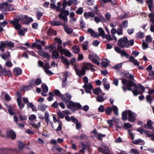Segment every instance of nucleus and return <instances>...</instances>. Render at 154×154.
<instances>
[{
  "instance_id": "obj_31",
  "label": "nucleus",
  "mask_w": 154,
  "mask_h": 154,
  "mask_svg": "<svg viewBox=\"0 0 154 154\" xmlns=\"http://www.w3.org/2000/svg\"><path fill=\"white\" fill-rule=\"evenodd\" d=\"M20 20H21L20 17H18L15 19L14 20L11 21L10 23L14 26L19 23V22Z\"/></svg>"
},
{
  "instance_id": "obj_30",
  "label": "nucleus",
  "mask_w": 154,
  "mask_h": 154,
  "mask_svg": "<svg viewBox=\"0 0 154 154\" xmlns=\"http://www.w3.org/2000/svg\"><path fill=\"white\" fill-rule=\"evenodd\" d=\"M1 73V75H8L11 74V71H7L5 69L0 70Z\"/></svg>"
},
{
  "instance_id": "obj_45",
  "label": "nucleus",
  "mask_w": 154,
  "mask_h": 154,
  "mask_svg": "<svg viewBox=\"0 0 154 154\" xmlns=\"http://www.w3.org/2000/svg\"><path fill=\"white\" fill-rule=\"evenodd\" d=\"M59 53L57 51H54L52 52V56L54 57L55 59L58 58L59 57Z\"/></svg>"
},
{
  "instance_id": "obj_37",
  "label": "nucleus",
  "mask_w": 154,
  "mask_h": 154,
  "mask_svg": "<svg viewBox=\"0 0 154 154\" xmlns=\"http://www.w3.org/2000/svg\"><path fill=\"white\" fill-rule=\"evenodd\" d=\"M105 99V98L101 95H99L97 97V101L100 102H103Z\"/></svg>"
},
{
  "instance_id": "obj_58",
  "label": "nucleus",
  "mask_w": 154,
  "mask_h": 154,
  "mask_svg": "<svg viewBox=\"0 0 154 154\" xmlns=\"http://www.w3.org/2000/svg\"><path fill=\"white\" fill-rule=\"evenodd\" d=\"M67 2L64 0L63 2V6L62 8H61V9L62 10H65V8H66V6L67 5Z\"/></svg>"
},
{
  "instance_id": "obj_5",
  "label": "nucleus",
  "mask_w": 154,
  "mask_h": 154,
  "mask_svg": "<svg viewBox=\"0 0 154 154\" xmlns=\"http://www.w3.org/2000/svg\"><path fill=\"white\" fill-rule=\"evenodd\" d=\"M94 12L97 14L99 17L97 16H94V20L95 21L96 23H98L100 20L104 21H105V19L103 16L100 13H97L96 11H94Z\"/></svg>"
},
{
  "instance_id": "obj_20",
  "label": "nucleus",
  "mask_w": 154,
  "mask_h": 154,
  "mask_svg": "<svg viewBox=\"0 0 154 154\" xmlns=\"http://www.w3.org/2000/svg\"><path fill=\"white\" fill-rule=\"evenodd\" d=\"M22 73V70L18 67H16L14 69V73L16 76Z\"/></svg>"
},
{
  "instance_id": "obj_6",
  "label": "nucleus",
  "mask_w": 154,
  "mask_h": 154,
  "mask_svg": "<svg viewBox=\"0 0 154 154\" xmlns=\"http://www.w3.org/2000/svg\"><path fill=\"white\" fill-rule=\"evenodd\" d=\"M66 103L70 107H73L75 109L77 108L80 109L82 108L81 105L79 103H75L72 101L68 100V103Z\"/></svg>"
},
{
  "instance_id": "obj_60",
  "label": "nucleus",
  "mask_w": 154,
  "mask_h": 154,
  "mask_svg": "<svg viewBox=\"0 0 154 154\" xmlns=\"http://www.w3.org/2000/svg\"><path fill=\"white\" fill-rule=\"evenodd\" d=\"M105 38H106L108 40L111 41L112 40L111 36L110 33L108 34L107 35H105Z\"/></svg>"
},
{
  "instance_id": "obj_29",
  "label": "nucleus",
  "mask_w": 154,
  "mask_h": 154,
  "mask_svg": "<svg viewBox=\"0 0 154 154\" xmlns=\"http://www.w3.org/2000/svg\"><path fill=\"white\" fill-rule=\"evenodd\" d=\"M48 107V106L43 104H41L38 105V109L42 111H45Z\"/></svg>"
},
{
  "instance_id": "obj_22",
  "label": "nucleus",
  "mask_w": 154,
  "mask_h": 154,
  "mask_svg": "<svg viewBox=\"0 0 154 154\" xmlns=\"http://www.w3.org/2000/svg\"><path fill=\"white\" fill-rule=\"evenodd\" d=\"M10 56V53L8 52L5 53L4 54H0V56L3 59L6 60Z\"/></svg>"
},
{
  "instance_id": "obj_15",
  "label": "nucleus",
  "mask_w": 154,
  "mask_h": 154,
  "mask_svg": "<svg viewBox=\"0 0 154 154\" xmlns=\"http://www.w3.org/2000/svg\"><path fill=\"white\" fill-rule=\"evenodd\" d=\"M60 53L61 54H64L68 57H70L71 55V52L66 49H61L60 50Z\"/></svg>"
},
{
  "instance_id": "obj_25",
  "label": "nucleus",
  "mask_w": 154,
  "mask_h": 154,
  "mask_svg": "<svg viewBox=\"0 0 154 154\" xmlns=\"http://www.w3.org/2000/svg\"><path fill=\"white\" fill-rule=\"evenodd\" d=\"M48 34L49 35H55L57 34V32L56 31L50 28L48 29Z\"/></svg>"
},
{
  "instance_id": "obj_41",
  "label": "nucleus",
  "mask_w": 154,
  "mask_h": 154,
  "mask_svg": "<svg viewBox=\"0 0 154 154\" xmlns=\"http://www.w3.org/2000/svg\"><path fill=\"white\" fill-rule=\"evenodd\" d=\"M132 92L135 96H137L138 94L142 93V92L140 91H138L137 89H134L132 91Z\"/></svg>"
},
{
  "instance_id": "obj_14",
  "label": "nucleus",
  "mask_w": 154,
  "mask_h": 154,
  "mask_svg": "<svg viewBox=\"0 0 154 154\" xmlns=\"http://www.w3.org/2000/svg\"><path fill=\"white\" fill-rule=\"evenodd\" d=\"M104 149L101 147H99L98 151L103 153L104 154H111L108 148L105 146H104Z\"/></svg>"
},
{
  "instance_id": "obj_36",
  "label": "nucleus",
  "mask_w": 154,
  "mask_h": 154,
  "mask_svg": "<svg viewBox=\"0 0 154 154\" xmlns=\"http://www.w3.org/2000/svg\"><path fill=\"white\" fill-rule=\"evenodd\" d=\"M49 51L51 52H53L55 51L56 49V47L54 45H53L49 47L48 48Z\"/></svg>"
},
{
  "instance_id": "obj_47",
  "label": "nucleus",
  "mask_w": 154,
  "mask_h": 154,
  "mask_svg": "<svg viewBox=\"0 0 154 154\" xmlns=\"http://www.w3.org/2000/svg\"><path fill=\"white\" fill-rule=\"evenodd\" d=\"M112 108L110 107H108L105 109V112L106 113L110 114L112 112Z\"/></svg>"
},
{
  "instance_id": "obj_24",
  "label": "nucleus",
  "mask_w": 154,
  "mask_h": 154,
  "mask_svg": "<svg viewBox=\"0 0 154 154\" xmlns=\"http://www.w3.org/2000/svg\"><path fill=\"white\" fill-rule=\"evenodd\" d=\"M41 82L42 81L41 79L39 78H38L36 79L35 81H34L33 80H32L31 82V85H32L35 84L37 85H38L41 84Z\"/></svg>"
},
{
  "instance_id": "obj_49",
  "label": "nucleus",
  "mask_w": 154,
  "mask_h": 154,
  "mask_svg": "<svg viewBox=\"0 0 154 154\" xmlns=\"http://www.w3.org/2000/svg\"><path fill=\"white\" fill-rule=\"evenodd\" d=\"M125 76L128 78L131 79H134V76L132 75H130L128 72H127L126 73L125 75Z\"/></svg>"
},
{
  "instance_id": "obj_16",
  "label": "nucleus",
  "mask_w": 154,
  "mask_h": 154,
  "mask_svg": "<svg viewBox=\"0 0 154 154\" xmlns=\"http://www.w3.org/2000/svg\"><path fill=\"white\" fill-rule=\"evenodd\" d=\"M93 66H94L90 63L86 62L83 63L82 67L85 71V70H88L90 67Z\"/></svg>"
},
{
  "instance_id": "obj_2",
  "label": "nucleus",
  "mask_w": 154,
  "mask_h": 154,
  "mask_svg": "<svg viewBox=\"0 0 154 154\" xmlns=\"http://www.w3.org/2000/svg\"><path fill=\"white\" fill-rule=\"evenodd\" d=\"M134 43V41L133 39L128 41L127 38L124 37L118 40L117 44L118 46L122 48H127L133 45Z\"/></svg>"
},
{
  "instance_id": "obj_17",
  "label": "nucleus",
  "mask_w": 154,
  "mask_h": 154,
  "mask_svg": "<svg viewBox=\"0 0 154 154\" xmlns=\"http://www.w3.org/2000/svg\"><path fill=\"white\" fill-rule=\"evenodd\" d=\"M98 31L99 32V34H98L97 33V36H96V37H98L99 36H101L103 39L105 38V32L104 30L102 28H98Z\"/></svg>"
},
{
  "instance_id": "obj_23",
  "label": "nucleus",
  "mask_w": 154,
  "mask_h": 154,
  "mask_svg": "<svg viewBox=\"0 0 154 154\" xmlns=\"http://www.w3.org/2000/svg\"><path fill=\"white\" fill-rule=\"evenodd\" d=\"M88 32L90 33L91 35L94 37H96V36H97V33H95V31L92 29L89 28L87 30Z\"/></svg>"
},
{
  "instance_id": "obj_54",
  "label": "nucleus",
  "mask_w": 154,
  "mask_h": 154,
  "mask_svg": "<svg viewBox=\"0 0 154 154\" xmlns=\"http://www.w3.org/2000/svg\"><path fill=\"white\" fill-rule=\"evenodd\" d=\"M42 87L43 89V91L45 92H47L48 91V88L47 86L45 85H42Z\"/></svg>"
},
{
  "instance_id": "obj_11",
  "label": "nucleus",
  "mask_w": 154,
  "mask_h": 154,
  "mask_svg": "<svg viewBox=\"0 0 154 154\" xmlns=\"http://www.w3.org/2000/svg\"><path fill=\"white\" fill-rule=\"evenodd\" d=\"M2 45L3 46H5L9 47L12 48L14 45V43L11 41H6L3 42H2Z\"/></svg>"
},
{
  "instance_id": "obj_63",
  "label": "nucleus",
  "mask_w": 154,
  "mask_h": 154,
  "mask_svg": "<svg viewBox=\"0 0 154 154\" xmlns=\"http://www.w3.org/2000/svg\"><path fill=\"white\" fill-rule=\"evenodd\" d=\"M117 25V23L116 21H114L109 23L110 26L112 28L116 27Z\"/></svg>"
},
{
  "instance_id": "obj_9",
  "label": "nucleus",
  "mask_w": 154,
  "mask_h": 154,
  "mask_svg": "<svg viewBox=\"0 0 154 154\" xmlns=\"http://www.w3.org/2000/svg\"><path fill=\"white\" fill-rule=\"evenodd\" d=\"M83 87L85 89V92L87 93H91V90H92L93 88L91 84L89 83L85 84Z\"/></svg>"
},
{
  "instance_id": "obj_35",
  "label": "nucleus",
  "mask_w": 154,
  "mask_h": 154,
  "mask_svg": "<svg viewBox=\"0 0 154 154\" xmlns=\"http://www.w3.org/2000/svg\"><path fill=\"white\" fill-rule=\"evenodd\" d=\"M128 115V111L126 110L122 113V120L123 121L126 120L127 119V115Z\"/></svg>"
},
{
  "instance_id": "obj_61",
  "label": "nucleus",
  "mask_w": 154,
  "mask_h": 154,
  "mask_svg": "<svg viewBox=\"0 0 154 154\" xmlns=\"http://www.w3.org/2000/svg\"><path fill=\"white\" fill-rule=\"evenodd\" d=\"M130 152L134 154H139V152L135 149H131Z\"/></svg>"
},
{
  "instance_id": "obj_64",
  "label": "nucleus",
  "mask_w": 154,
  "mask_h": 154,
  "mask_svg": "<svg viewBox=\"0 0 154 154\" xmlns=\"http://www.w3.org/2000/svg\"><path fill=\"white\" fill-rule=\"evenodd\" d=\"M150 30L152 32H154V22L150 23Z\"/></svg>"
},
{
  "instance_id": "obj_51",
  "label": "nucleus",
  "mask_w": 154,
  "mask_h": 154,
  "mask_svg": "<svg viewBox=\"0 0 154 154\" xmlns=\"http://www.w3.org/2000/svg\"><path fill=\"white\" fill-rule=\"evenodd\" d=\"M80 26L81 28H83L85 27V24L83 21L82 19H81L80 20Z\"/></svg>"
},
{
  "instance_id": "obj_52",
  "label": "nucleus",
  "mask_w": 154,
  "mask_h": 154,
  "mask_svg": "<svg viewBox=\"0 0 154 154\" xmlns=\"http://www.w3.org/2000/svg\"><path fill=\"white\" fill-rule=\"evenodd\" d=\"M117 33L119 35H122L123 34L122 28L121 27L118 29L117 30Z\"/></svg>"
},
{
  "instance_id": "obj_40",
  "label": "nucleus",
  "mask_w": 154,
  "mask_h": 154,
  "mask_svg": "<svg viewBox=\"0 0 154 154\" xmlns=\"http://www.w3.org/2000/svg\"><path fill=\"white\" fill-rule=\"evenodd\" d=\"M149 16L150 18V23L154 22V12L149 14Z\"/></svg>"
},
{
  "instance_id": "obj_56",
  "label": "nucleus",
  "mask_w": 154,
  "mask_h": 154,
  "mask_svg": "<svg viewBox=\"0 0 154 154\" xmlns=\"http://www.w3.org/2000/svg\"><path fill=\"white\" fill-rule=\"evenodd\" d=\"M105 110V108L102 105H100L98 108V111L100 112H104Z\"/></svg>"
},
{
  "instance_id": "obj_8",
  "label": "nucleus",
  "mask_w": 154,
  "mask_h": 154,
  "mask_svg": "<svg viewBox=\"0 0 154 154\" xmlns=\"http://www.w3.org/2000/svg\"><path fill=\"white\" fill-rule=\"evenodd\" d=\"M20 19L23 21V23L27 24L32 21V19L31 17H28L26 15L22 16L20 17Z\"/></svg>"
},
{
  "instance_id": "obj_59",
  "label": "nucleus",
  "mask_w": 154,
  "mask_h": 154,
  "mask_svg": "<svg viewBox=\"0 0 154 154\" xmlns=\"http://www.w3.org/2000/svg\"><path fill=\"white\" fill-rule=\"evenodd\" d=\"M5 65L7 67H11L12 66V64L10 61L8 60L6 62Z\"/></svg>"
},
{
  "instance_id": "obj_28",
  "label": "nucleus",
  "mask_w": 154,
  "mask_h": 154,
  "mask_svg": "<svg viewBox=\"0 0 154 154\" xmlns=\"http://www.w3.org/2000/svg\"><path fill=\"white\" fill-rule=\"evenodd\" d=\"M144 127L146 128L152 129V121L150 120H148L147 125H145Z\"/></svg>"
},
{
  "instance_id": "obj_34",
  "label": "nucleus",
  "mask_w": 154,
  "mask_h": 154,
  "mask_svg": "<svg viewBox=\"0 0 154 154\" xmlns=\"http://www.w3.org/2000/svg\"><path fill=\"white\" fill-rule=\"evenodd\" d=\"M144 36V35L143 33L141 32H139L137 33L136 34V38H143Z\"/></svg>"
},
{
  "instance_id": "obj_26",
  "label": "nucleus",
  "mask_w": 154,
  "mask_h": 154,
  "mask_svg": "<svg viewBox=\"0 0 154 154\" xmlns=\"http://www.w3.org/2000/svg\"><path fill=\"white\" fill-rule=\"evenodd\" d=\"M133 143L135 144L144 145V142L141 139H138L134 140Z\"/></svg>"
},
{
  "instance_id": "obj_43",
  "label": "nucleus",
  "mask_w": 154,
  "mask_h": 154,
  "mask_svg": "<svg viewBox=\"0 0 154 154\" xmlns=\"http://www.w3.org/2000/svg\"><path fill=\"white\" fill-rule=\"evenodd\" d=\"M120 54L122 57H125L126 58H128L129 56L128 54L124 50H122Z\"/></svg>"
},
{
  "instance_id": "obj_42",
  "label": "nucleus",
  "mask_w": 154,
  "mask_h": 154,
  "mask_svg": "<svg viewBox=\"0 0 154 154\" xmlns=\"http://www.w3.org/2000/svg\"><path fill=\"white\" fill-rule=\"evenodd\" d=\"M112 110L113 111L114 114L115 115H118V109L117 107L115 106H113L112 107Z\"/></svg>"
},
{
  "instance_id": "obj_44",
  "label": "nucleus",
  "mask_w": 154,
  "mask_h": 154,
  "mask_svg": "<svg viewBox=\"0 0 154 154\" xmlns=\"http://www.w3.org/2000/svg\"><path fill=\"white\" fill-rule=\"evenodd\" d=\"M111 15L109 13H106L105 15V17L106 20L108 21H109L111 19Z\"/></svg>"
},
{
  "instance_id": "obj_10",
  "label": "nucleus",
  "mask_w": 154,
  "mask_h": 154,
  "mask_svg": "<svg viewBox=\"0 0 154 154\" xmlns=\"http://www.w3.org/2000/svg\"><path fill=\"white\" fill-rule=\"evenodd\" d=\"M54 93L55 95L61 97L62 98V100L63 102H65L66 103H68V100L63 97V95L62 94L59 90H55L54 91Z\"/></svg>"
},
{
  "instance_id": "obj_38",
  "label": "nucleus",
  "mask_w": 154,
  "mask_h": 154,
  "mask_svg": "<svg viewBox=\"0 0 154 154\" xmlns=\"http://www.w3.org/2000/svg\"><path fill=\"white\" fill-rule=\"evenodd\" d=\"M64 30L68 34H69L72 33L73 32V30L72 28L68 27H64Z\"/></svg>"
},
{
  "instance_id": "obj_46",
  "label": "nucleus",
  "mask_w": 154,
  "mask_h": 154,
  "mask_svg": "<svg viewBox=\"0 0 154 154\" xmlns=\"http://www.w3.org/2000/svg\"><path fill=\"white\" fill-rule=\"evenodd\" d=\"M88 44V43L87 41H85L84 42L82 45V48L83 50H85L87 49Z\"/></svg>"
},
{
  "instance_id": "obj_4",
  "label": "nucleus",
  "mask_w": 154,
  "mask_h": 154,
  "mask_svg": "<svg viewBox=\"0 0 154 154\" xmlns=\"http://www.w3.org/2000/svg\"><path fill=\"white\" fill-rule=\"evenodd\" d=\"M128 120L129 122H132L135 121V118L137 116L136 113L128 110Z\"/></svg>"
},
{
  "instance_id": "obj_7",
  "label": "nucleus",
  "mask_w": 154,
  "mask_h": 154,
  "mask_svg": "<svg viewBox=\"0 0 154 154\" xmlns=\"http://www.w3.org/2000/svg\"><path fill=\"white\" fill-rule=\"evenodd\" d=\"M17 100L18 106L20 109H22L24 107V105L21 103V95L19 92H17Z\"/></svg>"
},
{
  "instance_id": "obj_62",
  "label": "nucleus",
  "mask_w": 154,
  "mask_h": 154,
  "mask_svg": "<svg viewBox=\"0 0 154 154\" xmlns=\"http://www.w3.org/2000/svg\"><path fill=\"white\" fill-rule=\"evenodd\" d=\"M122 24L124 28L127 27L128 26V21L126 20H124L122 22Z\"/></svg>"
},
{
  "instance_id": "obj_57",
  "label": "nucleus",
  "mask_w": 154,
  "mask_h": 154,
  "mask_svg": "<svg viewBox=\"0 0 154 154\" xmlns=\"http://www.w3.org/2000/svg\"><path fill=\"white\" fill-rule=\"evenodd\" d=\"M36 118V116L34 115H31L29 117V119L30 121H33L35 120Z\"/></svg>"
},
{
  "instance_id": "obj_18",
  "label": "nucleus",
  "mask_w": 154,
  "mask_h": 154,
  "mask_svg": "<svg viewBox=\"0 0 154 154\" xmlns=\"http://www.w3.org/2000/svg\"><path fill=\"white\" fill-rule=\"evenodd\" d=\"M61 60L62 62L66 65V68L67 69L69 67V63L68 60L66 58H65L64 57H61Z\"/></svg>"
},
{
  "instance_id": "obj_48",
  "label": "nucleus",
  "mask_w": 154,
  "mask_h": 154,
  "mask_svg": "<svg viewBox=\"0 0 154 154\" xmlns=\"http://www.w3.org/2000/svg\"><path fill=\"white\" fill-rule=\"evenodd\" d=\"M83 12V8L82 7H80L78 8L77 10L76 11V13L79 14H82Z\"/></svg>"
},
{
  "instance_id": "obj_21",
  "label": "nucleus",
  "mask_w": 154,
  "mask_h": 154,
  "mask_svg": "<svg viewBox=\"0 0 154 154\" xmlns=\"http://www.w3.org/2000/svg\"><path fill=\"white\" fill-rule=\"evenodd\" d=\"M76 73L78 76H81L85 74V71L82 67V69L81 70L79 69Z\"/></svg>"
},
{
  "instance_id": "obj_50",
  "label": "nucleus",
  "mask_w": 154,
  "mask_h": 154,
  "mask_svg": "<svg viewBox=\"0 0 154 154\" xmlns=\"http://www.w3.org/2000/svg\"><path fill=\"white\" fill-rule=\"evenodd\" d=\"M14 109L11 107L9 106L8 109V111L9 113L11 115H14Z\"/></svg>"
},
{
  "instance_id": "obj_19",
  "label": "nucleus",
  "mask_w": 154,
  "mask_h": 154,
  "mask_svg": "<svg viewBox=\"0 0 154 154\" xmlns=\"http://www.w3.org/2000/svg\"><path fill=\"white\" fill-rule=\"evenodd\" d=\"M38 52L39 55L43 57L49 58L50 57V55L48 53L42 50L38 51Z\"/></svg>"
},
{
  "instance_id": "obj_39",
  "label": "nucleus",
  "mask_w": 154,
  "mask_h": 154,
  "mask_svg": "<svg viewBox=\"0 0 154 154\" xmlns=\"http://www.w3.org/2000/svg\"><path fill=\"white\" fill-rule=\"evenodd\" d=\"M101 90L100 88H97L94 89L93 91V92L94 94H95L98 95L100 93H101Z\"/></svg>"
},
{
  "instance_id": "obj_12",
  "label": "nucleus",
  "mask_w": 154,
  "mask_h": 154,
  "mask_svg": "<svg viewBox=\"0 0 154 154\" xmlns=\"http://www.w3.org/2000/svg\"><path fill=\"white\" fill-rule=\"evenodd\" d=\"M70 73L69 72H66L63 73V78L62 79L63 83L62 84L63 86H65L66 84L65 82L67 80V78L69 77Z\"/></svg>"
},
{
  "instance_id": "obj_27",
  "label": "nucleus",
  "mask_w": 154,
  "mask_h": 154,
  "mask_svg": "<svg viewBox=\"0 0 154 154\" xmlns=\"http://www.w3.org/2000/svg\"><path fill=\"white\" fill-rule=\"evenodd\" d=\"M103 62L101 63V65L104 67H106L109 64L108 61L107 59H104L102 60Z\"/></svg>"
},
{
  "instance_id": "obj_33",
  "label": "nucleus",
  "mask_w": 154,
  "mask_h": 154,
  "mask_svg": "<svg viewBox=\"0 0 154 154\" xmlns=\"http://www.w3.org/2000/svg\"><path fill=\"white\" fill-rule=\"evenodd\" d=\"M51 25L53 26H59L62 24V22L60 21H50Z\"/></svg>"
},
{
  "instance_id": "obj_55",
  "label": "nucleus",
  "mask_w": 154,
  "mask_h": 154,
  "mask_svg": "<svg viewBox=\"0 0 154 154\" xmlns=\"http://www.w3.org/2000/svg\"><path fill=\"white\" fill-rule=\"evenodd\" d=\"M58 117L60 118H63L64 117L63 113L60 111H58L57 113Z\"/></svg>"
},
{
  "instance_id": "obj_53",
  "label": "nucleus",
  "mask_w": 154,
  "mask_h": 154,
  "mask_svg": "<svg viewBox=\"0 0 154 154\" xmlns=\"http://www.w3.org/2000/svg\"><path fill=\"white\" fill-rule=\"evenodd\" d=\"M35 45L38 49L40 50L42 49V47L39 43H38V41H36V42L33 44V45Z\"/></svg>"
},
{
  "instance_id": "obj_3",
  "label": "nucleus",
  "mask_w": 154,
  "mask_h": 154,
  "mask_svg": "<svg viewBox=\"0 0 154 154\" xmlns=\"http://www.w3.org/2000/svg\"><path fill=\"white\" fill-rule=\"evenodd\" d=\"M122 83L123 86L122 87L124 91L125 92L127 90L129 91L131 90V87L133 86L135 88H137V86L133 82L131 81H128L125 79H122Z\"/></svg>"
},
{
  "instance_id": "obj_13",
  "label": "nucleus",
  "mask_w": 154,
  "mask_h": 154,
  "mask_svg": "<svg viewBox=\"0 0 154 154\" xmlns=\"http://www.w3.org/2000/svg\"><path fill=\"white\" fill-rule=\"evenodd\" d=\"M6 134L8 137H11L12 139H14L16 137V135L15 133L11 130L7 131L6 132Z\"/></svg>"
},
{
  "instance_id": "obj_32",
  "label": "nucleus",
  "mask_w": 154,
  "mask_h": 154,
  "mask_svg": "<svg viewBox=\"0 0 154 154\" xmlns=\"http://www.w3.org/2000/svg\"><path fill=\"white\" fill-rule=\"evenodd\" d=\"M73 52L75 54H78L79 52V46L75 45L72 47Z\"/></svg>"
},
{
  "instance_id": "obj_1",
  "label": "nucleus",
  "mask_w": 154,
  "mask_h": 154,
  "mask_svg": "<svg viewBox=\"0 0 154 154\" xmlns=\"http://www.w3.org/2000/svg\"><path fill=\"white\" fill-rule=\"evenodd\" d=\"M55 3H52L50 5V8L53 9H56L57 11L61 12L60 13L58 17L60 19H61L64 21H67V16L69 14V11L68 10H63L61 9V4L60 2L57 3V6L55 4Z\"/></svg>"
}]
</instances>
